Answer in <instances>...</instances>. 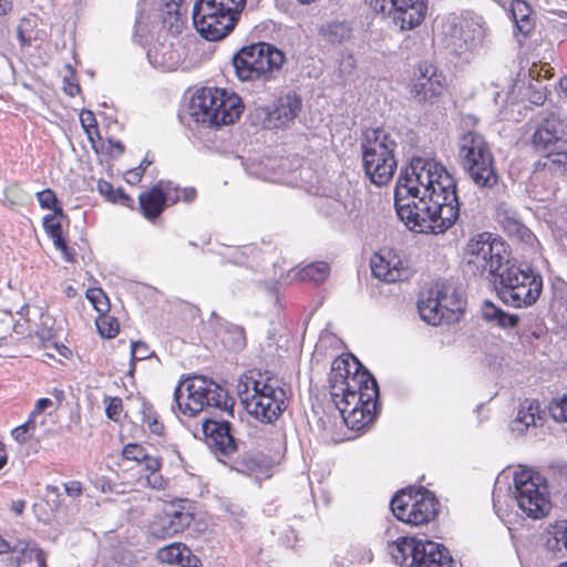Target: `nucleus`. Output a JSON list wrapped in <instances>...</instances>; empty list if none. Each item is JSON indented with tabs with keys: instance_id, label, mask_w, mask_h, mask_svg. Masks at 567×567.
Masks as SVG:
<instances>
[{
	"instance_id": "nucleus-1",
	"label": "nucleus",
	"mask_w": 567,
	"mask_h": 567,
	"mask_svg": "<svg viewBox=\"0 0 567 567\" xmlns=\"http://www.w3.org/2000/svg\"><path fill=\"white\" fill-rule=\"evenodd\" d=\"M394 206L411 230L444 234L460 217L456 182L441 164L413 157L398 178Z\"/></svg>"
},
{
	"instance_id": "nucleus-2",
	"label": "nucleus",
	"mask_w": 567,
	"mask_h": 567,
	"mask_svg": "<svg viewBox=\"0 0 567 567\" xmlns=\"http://www.w3.org/2000/svg\"><path fill=\"white\" fill-rule=\"evenodd\" d=\"M466 266L474 275L488 274L497 297L506 306H533L543 290V277L529 266L512 261L505 243L491 233L473 237L465 248Z\"/></svg>"
},
{
	"instance_id": "nucleus-3",
	"label": "nucleus",
	"mask_w": 567,
	"mask_h": 567,
	"mask_svg": "<svg viewBox=\"0 0 567 567\" xmlns=\"http://www.w3.org/2000/svg\"><path fill=\"white\" fill-rule=\"evenodd\" d=\"M174 413L195 416L207 410L210 415L202 422L205 443L217 457H231L238 451L234 427L235 399L221 385L203 375L188 377L174 391Z\"/></svg>"
},
{
	"instance_id": "nucleus-4",
	"label": "nucleus",
	"mask_w": 567,
	"mask_h": 567,
	"mask_svg": "<svg viewBox=\"0 0 567 567\" xmlns=\"http://www.w3.org/2000/svg\"><path fill=\"white\" fill-rule=\"evenodd\" d=\"M330 394L342 419L351 430L370 424L379 405V385L375 378L352 357L337 358L329 374Z\"/></svg>"
},
{
	"instance_id": "nucleus-5",
	"label": "nucleus",
	"mask_w": 567,
	"mask_h": 567,
	"mask_svg": "<svg viewBox=\"0 0 567 567\" xmlns=\"http://www.w3.org/2000/svg\"><path fill=\"white\" fill-rule=\"evenodd\" d=\"M239 95L226 89L203 87L189 101V113L196 123L218 127L235 123L244 112Z\"/></svg>"
},
{
	"instance_id": "nucleus-6",
	"label": "nucleus",
	"mask_w": 567,
	"mask_h": 567,
	"mask_svg": "<svg viewBox=\"0 0 567 567\" xmlns=\"http://www.w3.org/2000/svg\"><path fill=\"white\" fill-rule=\"evenodd\" d=\"M395 137L382 127L367 130L361 140L362 164L365 175L377 186L392 179L398 166Z\"/></svg>"
},
{
	"instance_id": "nucleus-7",
	"label": "nucleus",
	"mask_w": 567,
	"mask_h": 567,
	"mask_svg": "<svg viewBox=\"0 0 567 567\" xmlns=\"http://www.w3.org/2000/svg\"><path fill=\"white\" fill-rule=\"evenodd\" d=\"M245 6L246 0H196L194 27L208 41L221 40L234 30Z\"/></svg>"
},
{
	"instance_id": "nucleus-8",
	"label": "nucleus",
	"mask_w": 567,
	"mask_h": 567,
	"mask_svg": "<svg viewBox=\"0 0 567 567\" xmlns=\"http://www.w3.org/2000/svg\"><path fill=\"white\" fill-rule=\"evenodd\" d=\"M458 158L462 167L480 188L491 189L498 184L495 158L485 137L468 131L458 140Z\"/></svg>"
},
{
	"instance_id": "nucleus-9",
	"label": "nucleus",
	"mask_w": 567,
	"mask_h": 567,
	"mask_svg": "<svg viewBox=\"0 0 567 567\" xmlns=\"http://www.w3.org/2000/svg\"><path fill=\"white\" fill-rule=\"evenodd\" d=\"M286 58L275 45L258 42L243 47L233 56V66L240 81H270L280 72Z\"/></svg>"
},
{
	"instance_id": "nucleus-10",
	"label": "nucleus",
	"mask_w": 567,
	"mask_h": 567,
	"mask_svg": "<svg viewBox=\"0 0 567 567\" xmlns=\"http://www.w3.org/2000/svg\"><path fill=\"white\" fill-rule=\"evenodd\" d=\"M252 383L254 394L245 401L247 411L262 423H274L288 406L285 383L277 377H266L264 381Z\"/></svg>"
},
{
	"instance_id": "nucleus-11",
	"label": "nucleus",
	"mask_w": 567,
	"mask_h": 567,
	"mask_svg": "<svg viewBox=\"0 0 567 567\" xmlns=\"http://www.w3.org/2000/svg\"><path fill=\"white\" fill-rule=\"evenodd\" d=\"M193 503L186 498H178L163 504L151 518L147 525L150 537L157 540L172 538L186 530L194 520Z\"/></svg>"
},
{
	"instance_id": "nucleus-12",
	"label": "nucleus",
	"mask_w": 567,
	"mask_h": 567,
	"mask_svg": "<svg viewBox=\"0 0 567 567\" xmlns=\"http://www.w3.org/2000/svg\"><path fill=\"white\" fill-rule=\"evenodd\" d=\"M393 515L401 522L412 526L430 523L439 512V501L426 488L419 489L415 495L401 491L390 503Z\"/></svg>"
},
{
	"instance_id": "nucleus-13",
	"label": "nucleus",
	"mask_w": 567,
	"mask_h": 567,
	"mask_svg": "<svg viewBox=\"0 0 567 567\" xmlns=\"http://www.w3.org/2000/svg\"><path fill=\"white\" fill-rule=\"evenodd\" d=\"M544 477L535 472L523 470L515 473V498L522 512L528 517L542 518L550 509L547 486Z\"/></svg>"
},
{
	"instance_id": "nucleus-14",
	"label": "nucleus",
	"mask_w": 567,
	"mask_h": 567,
	"mask_svg": "<svg viewBox=\"0 0 567 567\" xmlns=\"http://www.w3.org/2000/svg\"><path fill=\"white\" fill-rule=\"evenodd\" d=\"M370 7L390 19L400 31L415 29L427 13V0H370Z\"/></svg>"
},
{
	"instance_id": "nucleus-15",
	"label": "nucleus",
	"mask_w": 567,
	"mask_h": 567,
	"mask_svg": "<svg viewBox=\"0 0 567 567\" xmlns=\"http://www.w3.org/2000/svg\"><path fill=\"white\" fill-rule=\"evenodd\" d=\"M567 124L554 111L546 113L537 124L532 136V146L536 152L550 155L567 147Z\"/></svg>"
},
{
	"instance_id": "nucleus-16",
	"label": "nucleus",
	"mask_w": 567,
	"mask_h": 567,
	"mask_svg": "<svg viewBox=\"0 0 567 567\" xmlns=\"http://www.w3.org/2000/svg\"><path fill=\"white\" fill-rule=\"evenodd\" d=\"M445 87V76L435 65L429 62L419 64V74L411 89V94L417 103H435Z\"/></svg>"
},
{
	"instance_id": "nucleus-17",
	"label": "nucleus",
	"mask_w": 567,
	"mask_h": 567,
	"mask_svg": "<svg viewBox=\"0 0 567 567\" xmlns=\"http://www.w3.org/2000/svg\"><path fill=\"white\" fill-rule=\"evenodd\" d=\"M444 301H447V289L445 287L430 289L427 297L420 299L417 302V309L422 320L432 326L451 322L452 316L441 309V307H446Z\"/></svg>"
},
{
	"instance_id": "nucleus-18",
	"label": "nucleus",
	"mask_w": 567,
	"mask_h": 567,
	"mask_svg": "<svg viewBox=\"0 0 567 567\" xmlns=\"http://www.w3.org/2000/svg\"><path fill=\"white\" fill-rule=\"evenodd\" d=\"M423 539L402 536L388 544V551L392 559L402 567H414Z\"/></svg>"
},
{
	"instance_id": "nucleus-19",
	"label": "nucleus",
	"mask_w": 567,
	"mask_h": 567,
	"mask_svg": "<svg viewBox=\"0 0 567 567\" xmlns=\"http://www.w3.org/2000/svg\"><path fill=\"white\" fill-rule=\"evenodd\" d=\"M414 567H453V559L443 545L423 539Z\"/></svg>"
},
{
	"instance_id": "nucleus-20",
	"label": "nucleus",
	"mask_w": 567,
	"mask_h": 567,
	"mask_svg": "<svg viewBox=\"0 0 567 567\" xmlns=\"http://www.w3.org/2000/svg\"><path fill=\"white\" fill-rule=\"evenodd\" d=\"M497 221L508 236L522 243L533 245L536 240L535 235L517 218V214L514 210L499 207L497 209Z\"/></svg>"
},
{
	"instance_id": "nucleus-21",
	"label": "nucleus",
	"mask_w": 567,
	"mask_h": 567,
	"mask_svg": "<svg viewBox=\"0 0 567 567\" xmlns=\"http://www.w3.org/2000/svg\"><path fill=\"white\" fill-rule=\"evenodd\" d=\"M165 198L163 181L158 182L150 190L140 194L138 205L143 216L148 220L158 218L166 207Z\"/></svg>"
},
{
	"instance_id": "nucleus-22",
	"label": "nucleus",
	"mask_w": 567,
	"mask_h": 567,
	"mask_svg": "<svg viewBox=\"0 0 567 567\" xmlns=\"http://www.w3.org/2000/svg\"><path fill=\"white\" fill-rule=\"evenodd\" d=\"M318 33L324 42L339 45L351 39L353 29L349 21L333 19L322 23Z\"/></svg>"
},
{
	"instance_id": "nucleus-23",
	"label": "nucleus",
	"mask_w": 567,
	"mask_h": 567,
	"mask_svg": "<svg viewBox=\"0 0 567 567\" xmlns=\"http://www.w3.org/2000/svg\"><path fill=\"white\" fill-rule=\"evenodd\" d=\"M481 316L485 322L502 329L516 328L520 320L518 315L507 313L489 300L482 303Z\"/></svg>"
},
{
	"instance_id": "nucleus-24",
	"label": "nucleus",
	"mask_w": 567,
	"mask_h": 567,
	"mask_svg": "<svg viewBox=\"0 0 567 567\" xmlns=\"http://www.w3.org/2000/svg\"><path fill=\"white\" fill-rule=\"evenodd\" d=\"M302 106L300 96L296 93H288L279 99L272 116L279 122V125L287 126L295 121Z\"/></svg>"
},
{
	"instance_id": "nucleus-25",
	"label": "nucleus",
	"mask_w": 567,
	"mask_h": 567,
	"mask_svg": "<svg viewBox=\"0 0 567 567\" xmlns=\"http://www.w3.org/2000/svg\"><path fill=\"white\" fill-rule=\"evenodd\" d=\"M163 28L172 34H179L184 28L185 17L181 12V6L176 2H166L161 8Z\"/></svg>"
},
{
	"instance_id": "nucleus-26",
	"label": "nucleus",
	"mask_w": 567,
	"mask_h": 567,
	"mask_svg": "<svg viewBox=\"0 0 567 567\" xmlns=\"http://www.w3.org/2000/svg\"><path fill=\"white\" fill-rule=\"evenodd\" d=\"M530 13L532 9L525 0L513 1L512 14L515 21V27L524 37L529 35L534 29Z\"/></svg>"
},
{
	"instance_id": "nucleus-27",
	"label": "nucleus",
	"mask_w": 567,
	"mask_h": 567,
	"mask_svg": "<svg viewBox=\"0 0 567 567\" xmlns=\"http://www.w3.org/2000/svg\"><path fill=\"white\" fill-rule=\"evenodd\" d=\"M138 465L143 466L144 470L150 473L147 476V483L151 487L156 489L165 487L166 482L163 476L158 474L162 467V457L152 455L147 452Z\"/></svg>"
},
{
	"instance_id": "nucleus-28",
	"label": "nucleus",
	"mask_w": 567,
	"mask_h": 567,
	"mask_svg": "<svg viewBox=\"0 0 567 567\" xmlns=\"http://www.w3.org/2000/svg\"><path fill=\"white\" fill-rule=\"evenodd\" d=\"M538 409V405L535 406V410ZM537 420H542V416L538 414V411L534 412V405L530 403L527 409L523 405L517 413L515 420L511 423V429L513 432H518V434L525 433L529 426H536Z\"/></svg>"
},
{
	"instance_id": "nucleus-29",
	"label": "nucleus",
	"mask_w": 567,
	"mask_h": 567,
	"mask_svg": "<svg viewBox=\"0 0 567 567\" xmlns=\"http://www.w3.org/2000/svg\"><path fill=\"white\" fill-rule=\"evenodd\" d=\"M536 168L546 169L554 174L567 173V147L554 152L550 155L543 156V158L536 163Z\"/></svg>"
},
{
	"instance_id": "nucleus-30",
	"label": "nucleus",
	"mask_w": 567,
	"mask_h": 567,
	"mask_svg": "<svg viewBox=\"0 0 567 567\" xmlns=\"http://www.w3.org/2000/svg\"><path fill=\"white\" fill-rule=\"evenodd\" d=\"M371 271L375 278L386 282H394L400 277L399 270L395 267L391 268L390 261L380 255H375L372 258Z\"/></svg>"
},
{
	"instance_id": "nucleus-31",
	"label": "nucleus",
	"mask_w": 567,
	"mask_h": 567,
	"mask_svg": "<svg viewBox=\"0 0 567 567\" xmlns=\"http://www.w3.org/2000/svg\"><path fill=\"white\" fill-rule=\"evenodd\" d=\"M330 274V266L324 261H317L303 267L298 276L301 280L323 282Z\"/></svg>"
},
{
	"instance_id": "nucleus-32",
	"label": "nucleus",
	"mask_w": 567,
	"mask_h": 567,
	"mask_svg": "<svg viewBox=\"0 0 567 567\" xmlns=\"http://www.w3.org/2000/svg\"><path fill=\"white\" fill-rule=\"evenodd\" d=\"M184 546L185 545L182 543H173L166 545L157 550L156 558L161 563L177 564L181 559H183Z\"/></svg>"
},
{
	"instance_id": "nucleus-33",
	"label": "nucleus",
	"mask_w": 567,
	"mask_h": 567,
	"mask_svg": "<svg viewBox=\"0 0 567 567\" xmlns=\"http://www.w3.org/2000/svg\"><path fill=\"white\" fill-rule=\"evenodd\" d=\"M96 329L101 337L111 339L116 337L120 330L118 321L106 313L100 315L95 321Z\"/></svg>"
},
{
	"instance_id": "nucleus-34",
	"label": "nucleus",
	"mask_w": 567,
	"mask_h": 567,
	"mask_svg": "<svg viewBox=\"0 0 567 567\" xmlns=\"http://www.w3.org/2000/svg\"><path fill=\"white\" fill-rule=\"evenodd\" d=\"M86 298L91 301L95 310L100 313H106L110 310L109 298L100 288H91L86 291Z\"/></svg>"
},
{
	"instance_id": "nucleus-35",
	"label": "nucleus",
	"mask_w": 567,
	"mask_h": 567,
	"mask_svg": "<svg viewBox=\"0 0 567 567\" xmlns=\"http://www.w3.org/2000/svg\"><path fill=\"white\" fill-rule=\"evenodd\" d=\"M35 429L34 417L30 415L27 422L14 427L11 432L12 437L20 444L25 443L31 436Z\"/></svg>"
},
{
	"instance_id": "nucleus-36",
	"label": "nucleus",
	"mask_w": 567,
	"mask_h": 567,
	"mask_svg": "<svg viewBox=\"0 0 567 567\" xmlns=\"http://www.w3.org/2000/svg\"><path fill=\"white\" fill-rule=\"evenodd\" d=\"M548 91L540 81H536L535 84L530 83L528 86L527 96L532 104L543 105L547 100Z\"/></svg>"
},
{
	"instance_id": "nucleus-37",
	"label": "nucleus",
	"mask_w": 567,
	"mask_h": 567,
	"mask_svg": "<svg viewBox=\"0 0 567 567\" xmlns=\"http://www.w3.org/2000/svg\"><path fill=\"white\" fill-rule=\"evenodd\" d=\"M147 450L137 443H128L123 447L122 455L127 461H134L137 464L145 457Z\"/></svg>"
},
{
	"instance_id": "nucleus-38",
	"label": "nucleus",
	"mask_w": 567,
	"mask_h": 567,
	"mask_svg": "<svg viewBox=\"0 0 567 567\" xmlns=\"http://www.w3.org/2000/svg\"><path fill=\"white\" fill-rule=\"evenodd\" d=\"M226 333L230 336L234 349H241L246 346V333L243 327L229 323L226 327Z\"/></svg>"
},
{
	"instance_id": "nucleus-39",
	"label": "nucleus",
	"mask_w": 567,
	"mask_h": 567,
	"mask_svg": "<svg viewBox=\"0 0 567 567\" xmlns=\"http://www.w3.org/2000/svg\"><path fill=\"white\" fill-rule=\"evenodd\" d=\"M549 413L555 421L567 422V395L553 401L549 405Z\"/></svg>"
},
{
	"instance_id": "nucleus-40",
	"label": "nucleus",
	"mask_w": 567,
	"mask_h": 567,
	"mask_svg": "<svg viewBox=\"0 0 567 567\" xmlns=\"http://www.w3.org/2000/svg\"><path fill=\"white\" fill-rule=\"evenodd\" d=\"M153 352L150 347L143 341H133L131 344V361L134 363L136 360H145L150 358Z\"/></svg>"
},
{
	"instance_id": "nucleus-41",
	"label": "nucleus",
	"mask_w": 567,
	"mask_h": 567,
	"mask_svg": "<svg viewBox=\"0 0 567 567\" xmlns=\"http://www.w3.org/2000/svg\"><path fill=\"white\" fill-rule=\"evenodd\" d=\"M446 307H441L445 313L452 316V320L456 318L457 312L463 311V301L453 292L451 296L447 295V301H444Z\"/></svg>"
},
{
	"instance_id": "nucleus-42",
	"label": "nucleus",
	"mask_w": 567,
	"mask_h": 567,
	"mask_svg": "<svg viewBox=\"0 0 567 567\" xmlns=\"http://www.w3.org/2000/svg\"><path fill=\"white\" fill-rule=\"evenodd\" d=\"M143 422L147 424L148 430L156 435L164 433V424L157 420V416L153 414L152 410L144 411Z\"/></svg>"
},
{
	"instance_id": "nucleus-43",
	"label": "nucleus",
	"mask_w": 567,
	"mask_h": 567,
	"mask_svg": "<svg viewBox=\"0 0 567 567\" xmlns=\"http://www.w3.org/2000/svg\"><path fill=\"white\" fill-rule=\"evenodd\" d=\"M37 197L40 206L45 209H51L58 204L56 195L50 188L38 192Z\"/></svg>"
},
{
	"instance_id": "nucleus-44",
	"label": "nucleus",
	"mask_w": 567,
	"mask_h": 567,
	"mask_svg": "<svg viewBox=\"0 0 567 567\" xmlns=\"http://www.w3.org/2000/svg\"><path fill=\"white\" fill-rule=\"evenodd\" d=\"M163 189H164V194L166 196V198H165L166 205H167V203L176 204L177 202L181 200V195H179L181 187L178 185H175L173 182H166V183L163 182Z\"/></svg>"
},
{
	"instance_id": "nucleus-45",
	"label": "nucleus",
	"mask_w": 567,
	"mask_h": 567,
	"mask_svg": "<svg viewBox=\"0 0 567 567\" xmlns=\"http://www.w3.org/2000/svg\"><path fill=\"white\" fill-rule=\"evenodd\" d=\"M257 467H258L257 461L249 455L238 458L235 462V466H234V468L240 473H250V472H254Z\"/></svg>"
},
{
	"instance_id": "nucleus-46",
	"label": "nucleus",
	"mask_w": 567,
	"mask_h": 567,
	"mask_svg": "<svg viewBox=\"0 0 567 567\" xmlns=\"http://www.w3.org/2000/svg\"><path fill=\"white\" fill-rule=\"evenodd\" d=\"M122 412V400L120 398H109L107 404L105 408V413L109 419L117 420L118 415Z\"/></svg>"
},
{
	"instance_id": "nucleus-47",
	"label": "nucleus",
	"mask_w": 567,
	"mask_h": 567,
	"mask_svg": "<svg viewBox=\"0 0 567 567\" xmlns=\"http://www.w3.org/2000/svg\"><path fill=\"white\" fill-rule=\"evenodd\" d=\"M21 550L27 564L29 561L35 560V553H38V550H42V548L39 546L38 543L33 540H25V543L22 544Z\"/></svg>"
},
{
	"instance_id": "nucleus-48",
	"label": "nucleus",
	"mask_w": 567,
	"mask_h": 567,
	"mask_svg": "<svg viewBox=\"0 0 567 567\" xmlns=\"http://www.w3.org/2000/svg\"><path fill=\"white\" fill-rule=\"evenodd\" d=\"M153 163L152 159H148V156L146 155L144 157V159L141 162L140 166L135 167V168H132L131 171H128V176L130 178L127 179V182L130 183H134V182H140L145 169Z\"/></svg>"
},
{
	"instance_id": "nucleus-49",
	"label": "nucleus",
	"mask_w": 567,
	"mask_h": 567,
	"mask_svg": "<svg viewBox=\"0 0 567 567\" xmlns=\"http://www.w3.org/2000/svg\"><path fill=\"white\" fill-rule=\"evenodd\" d=\"M177 565L181 567H202L199 558L195 556L187 546H184L183 559H181Z\"/></svg>"
},
{
	"instance_id": "nucleus-50",
	"label": "nucleus",
	"mask_w": 567,
	"mask_h": 567,
	"mask_svg": "<svg viewBox=\"0 0 567 567\" xmlns=\"http://www.w3.org/2000/svg\"><path fill=\"white\" fill-rule=\"evenodd\" d=\"M251 250H252V248L249 246H244L241 248H238V247L234 248L229 252V260L234 264L243 265V264H245V261L247 259L248 252H250Z\"/></svg>"
},
{
	"instance_id": "nucleus-51",
	"label": "nucleus",
	"mask_w": 567,
	"mask_h": 567,
	"mask_svg": "<svg viewBox=\"0 0 567 567\" xmlns=\"http://www.w3.org/2000/svg\"><path fill=\"white\" fill-rule=\"evenodd\" d=\"M97 190L102 196H104L111 203L113 202L114 197L116 196V189L113 187V185L110 182H106L104 179H100L97 182Z\"/></svg>"
},
{
	"instance_id": "nucleus-52",
	"label": "nucleus",
	"mask_w": 567,
	"mask_h": 567,
	"mask_svg": "<svg viewBox=\"0 0 567 567\" xmlns=\"http://www.w3.org/2000/svg\"><path fill=\"white\" fill-rule=\"evenodd\" d=\"M113 204H118L125 207L133 208L134 199L127 195L123 188H116V196L114 197Z\"/></svg>"
},
{
	"instance_id": "nucleus-53",
	"label": "nucleus",
	"mask_w": 567,
	"mask_h": 567,
	"mask_svg": "<svg viewBox=\"0 0 567 567\" xmlns=\"http://www.w3.org/2000/svg\"><path fill=\"white\" fill-rule=\"evenodd\" d=\"M555 542L556 544L563 543L565 549L567 550V520L561 522L556 526L555 532Z\"/></svg>"
},
{
	"instance_id": "nucleus-54",
	"label": "nucleus",
	"mask_w": 567,
	"mask_h": 567,
	"mask_svg": "<svg viewBox=\"0 0 567 567\" xmlns=\"http://www.w3.org/2000/svg\"><path fill=\"white\" fill-rule=\"evenodd\" d=\"M64 489L65 493L69 496L78 497L82 494V484L79 481H71L68 483H64Z\"/></svg>"
},
{
	"instance_id": "nucleus-55",
	"label": "nucleus",
	"mask_w": 567,
	"mask_h": 567,
	"mask_svg": "<svg viewBox=\"0 0 567 567\" xmlns=\"http://www.w3.org/2000/svg\"><path fill=\"white\" fill-rule=\"evenodd\" d=\"M64 86L63 90L69 96H75L78 93H80L81 87L79 83L73 82L70 78L65 76L64 80Z\"/></svg>"
},
{
	"instance_id": "nucleus-56",
	"label": "nucleus",
	"mask_w": 567,
	"mask_h": 567,
	"mask_svg": "<svg viewBox=\"0 0 567 567\" xmlns=\"http://www.w3.org/2000/svg\"><path fill=\"white\" fill-rule=\"evenodd\" d=\"M181 200L190 204L193 203L197 197V190L195 187H181Z\"/></svg>"
},
{
	"instance_id": "nucleus-57",
	"label": "nucleus",
	"mask_w": 567,
	"mask_h": 567,
	"mask_svg": "<svg viewBox=\"0 0 567 567\" xmlns=\"http://www.w3.org/2000/svg\"><path fill=\"white\" fill-rule=\"evenodd\" d=\"M24 543H25V539H19L16 542L14 545L10 544L9 551H12V554H14V558H17V560L20 563V567L25 565V559L22 556V550H21L22 544H24Z\"/></svg>"
},
{
	"instance_id": "nucleus-58",
	"label": "nucleus",
	"mask_w": 567,
	"mask_h": 567,
	"mask_svg": "<svg viewBox=\"0 0 567 567\" xmlns=\"http://www.w3.org/2000/svg\"><path fill=\"white\" fill-rule=\"evenodd\" d=\"M51 405H52V401L50 399H48V398L39 399L30 415L32 417H34L35 415L41 414L43 411H45Z\"/></svg>"
},
{
	"instance_id": "nucleus-59",
	"label": "nucleus",
	"mask_w": 567,
	"mask_h": 567,
	"mask_svg": "<svg viewBox=\"0 0 567 567\" xmlns=\"http://www.w3.org/2000/svg\"><path fill=\"white\" fill-rule=\"evenodd\" d=\"M81 123L87 132L89 127H96L94 114L91 111H87L81 115Z\"/></svg>"
},
{
	"instance_id": "nucleus-60",
	"label": "nucleus",
	"mask_w": 567,
	"mask_h": 567,
	"mask_svg": "<svg viewBox=\"0 0 567 567\" xmlns=\"http://www.w3.org/2000/svg\"><path fill=\"white\" fill-rule=\"evenodd\" d=\"M7 556L1 559L3 567H20V563L14 558L12 551L6 553Z\"/></svg>"
},
{
	"instance_id": "nucleus-61",
	"label": "nucleus",
	"mask_w": 567,
	"mask_h": 567,
	"mask_svg": "<svg viewBox=\"0 0 567 567\" xmlns=\"http://www.w3.org/2000/svg\"><path fill=\"white\" fill-rule=\"evenodd\" d=\"M61 254L63 256V259L66 261V262H75L76 260V252L73 248H70L68 245L62 248L61 250Z\"/></svg>"
},
{
	"instance_id": "nucleus-62",
	"label": "nucleus",
	"mask_w": 567,
	"mask_h": 567,
	"mask_svg": "<svg viewBox=\"0 0 567 567\" xmlns=\"http://www.w3.org/2000/svg\"><path fill=\"white\" fill-rule=\"evenodd\" d=\"M25 508V501L17 499L12 501L10 505V509L18 516L22 515Z\"/></svg>"
},
{
	"instance_id": "nucleus-63",
	"label": "nucleus",
	"mask_w": 567,
	"mask_h": 567,
	"mask_svg": "<svg viewBox=\"0 0 567 567\" xmlns=\"http://www.w3.org/2000/svg\"><path fill=\"white\" fill-rule=\"evenodd\" d=\"M47 234L50 238L62 235V225L61 223H56L55 225H47Z\"/></svg>"
},
{
	"instance_id": "nucleus-64",
	"label": "nucleus",
	"mask_w": 567,
	"mask_h": 567,
	"mask_svg": "<svg viewBox=\"0 0 567 567\" xmlns=\"http://www.w3.org/2000/svg\"><path fill=\"white\" fill-rule=\"evenodd\" d=\"M37 559L34 560L37 563V567H48L47 565V553L42 550H38L35 553Z\"/></svg>"
}]
</instances>
